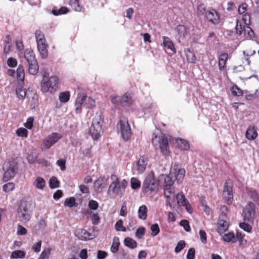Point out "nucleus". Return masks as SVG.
Returning a JSON list of instances; mask_svg holds the SVG:
<instances>
[{
	"label": "nucleus",
	"instance_id": "obj_1",
	"mask_svg": "<svg viewBox=\"0 0 259 259\" xmlns=\"http://www.w3.org/2000/svg\"><path fill=\"white\" fill-rule=\"evenodd\" d=\"M59 78L56 76H44L40 83L41 91L44 93H54L58 88Z\"/></svg>",
	"mask_w": 259,
	"mask_h": 259
},
{
	"label": "nucleus",
	"instance_id": "obj_2",
	"mask_svg": "<svg viewBox=\"0 0 259 259\" xmlns=\"http://www.w3.org/2000/svg\"><path fill=\"white\" fill-rule=\"evenodd\" d=\"M152 144L155 149L159 148L163 155L166 156L169 154V149L167 136L163 134L159 136L155 135L152 137Z\"/></svg>",
	"mask_w": 259,
	"mask_h": 259
},
{
	"label": "nucleus",
	"instance_id": "obj_3",
	"mask_svg": "<svg viewBox=\"0 0 259 259\" xmlns=\"http://www.w3.org/2000/svg\"><path fill=\"white\" fill-rule=\"evenodd\" d=\"M102 117L100 115H97L93 118L89 133L94 140H97L100 137L102 130Z\"/></svg>",
	"mask_w": 259,
	"mask_h": 259
},
{
	"label": "nucleus",
	"instance_id": "obj_4",
	"mask_svg": "<svg viewBox=\"0 0 259 259\" xmlns=\"http://www.w3.org/2000/svg\"><path fill=\"white\" fill-rule=\"evenodd\" d=\"M117 125L123 139L125 141L129 140L132 136V130L128 119L124 117L120 118Z\"/></svg>",
	"mask_w": 259,
	"mask_h": 259
},
{
	"label": "nucleus",
	"instance_id": "obj_5",
	"mask_svg": "<svg viewBox=\"0 0 259 259\" xmlns=\"http://www.w3.org/2000/svg\"><path fill=\"white\" fill-rule=\"evenodd\" d=\"M158 188V183L154 178L153 174L149 175L145 179L143 189L145 192H153L155 193L157 192Z\"/></svg>",
	"mask_w": 259,
	"mask_h": 259
},
{
	"label": "nucleus",
	"instance_id": "obj_6",
	"mask_svg": "<svg viewBox=\"0 0 259 259\" xmlns=\"http://www.w3.org/2000/svg\"><path fill=\"white\" fill-rule=\"evenodd\" d=\"M242 215L245 222H253L256 215L254 204L251 202H249L243 209Z\"/></svg>",
	"mask_w": 259,
	"mask_h": 259
},
{
	"label": "nucleus",
	"instance_id": "obj_7",
	"mask_svg": "<svg viewBox=\"0 0 259 259\" xmlns=\"http://www.w3.org/2000/svg\"><path fill=\"white\" fill-rule=\"evenodd\" d=\"M17 163H5L3 167L5 171L4 179L8 181L14 177L16 173Z\"/></svg>",
	"mask_w": 259,
	"mask_h": 259
},
{
	"label": "nucleus",
	"instance_id": "obj_8",
	"mask_svg": "<svg viewBox=\"0 0 259 259\" xmlns=\"http://www.w3.org/2000/svg\"><path fill=\"white\" fill-rule=\"evenodd\" d=\"M111 178L113 182L110 185L108 193H109L110 192H112L115 195L122 197L124 191L123 190L122 187H120V185L118 184V179L117 176L114 175H112Z\"/></svg>",
	"mask_w": 259,
	"mask_h": 259
},
{
	"label": "nucleus",
	"instance_id": "obj_9",
	"mask_svg": "<svg viewBox=\"0 0 259 259\" xmlns=\"http://www.w3.org/2000/svg\"><path fill=\"white\" fill-rule=\"evenodd\" d=\"M223 198L228 204H231L233 199L232 183L231 180H227L224 186L222 193Z\"/></svg>",
	"mask_w": 259,
	"mask_h": 259
},
{
	"label": "nucleus",
	"instance_id": "obj_10",
	"mask_svg": "<svg viewBox=\"0 0 259 259\" xmlns=\"http://www.w3.org/2000/svg\"><path fill=\"white\" fill-rule=\"evenodd\" d=\"M18 217L22 223H26L29 221L31 214L29 210L26 207L25 203H21L17 209Z\"/></svg>",
	"mask_w": 259,
	"mask_h": 259
},
{
	"label": "nucleus",
	"instance_id": "obj_11",
	"mask_svg": "<svg viewBox=\"0 0 259 259\" xmlns=\"http://www.w3.org/2000/svg\"><path fill=\"white\" fill-rule=\"evenodd\" d=\"M205 17L212 24L217 25L220 22L219 13L214 9L207 11L205 13Z\"/></svg>",
	"mask_w": 259,
	"mask_h": 259
},
{
	"label": "nucleus",
	"instance_id": "obj_12",
	"mask_svg": "<svg viewBox=\"0 0 259 259\" xmlns=\"http://www.w3.org/2000/svg\"><path fill=\"white\" fill-rule=\"evenodd\" d=\"M74 234L79 239L82 241L91 240L95 237L94 234L83 229H77L75 230Z\"/></svg>",
	"mask_w": 259,
	"mask_h": 259
},
{
	"label": "nucleus",
	"instance_id": "obj_13",
	"mask_svg": "<svg viewBox=\"0 0 259 259\" xmlns=\"http://www.w3.org/2000/svg\"><path fill=\"white\" fill-rule=\"evenodd\" d=\"M60 138L59 134L58 133H54L51 134L44 141L43 144L45 148L49 149L56 143Z\"/></svg>",
	"mask_w": 259,
	"mask_h": 259
},
{
	"label": "nucleus",
	"instance_id": "obj_14",
	"mask_svg": "<svg viewBox=\"0 0 259 259\" xmlns=\"http://www.w3.org/2000/svg\"><path fill=\"white\" fill-rule=\"evenodd\" d=\"M38 50L42 58H46L48 56V52L47 49V44L46 39L36 41Z\"/></svg>",
	"mask_w": 259,
	"mask_h": 259
},
{
	"label": "nucleus",
	"instance_id": "obj_15",
	"mask_svg": "<svg viewBox=\"0 0 259 259\" xmlns=\"http://www.w3.org/2000/svg\"><path fill=\"white\" fill-rule=\"evenodd\" d=\"M228 59V54L223 53L218 57V65L220 70L224 71L226 69V64Z\"/></svg>",
	"mask_w": 259,
	"mask_h": 259
},
{
	"label": "nucleus",
	"instance_id": "obj_16",
	"mask_svg": "<svg viewBox=\"0 0 259 259\" xmlns=\"http://www.w3.org/2000/svg\"><path fill=\"white\" fill-rule=\"evenodd\" d=\"M258 136L257 130L254 126H249L245 133V137L250 141L255 140Z\"/></svg>",
	"mask_w": 259,
	"mask_h": 259
},
{
	"label": "nucleus",
	"instance_id": "obj_17",
	"mask_svg": "<svg viewBox=\"0 0 259 259\" xmlns=\"http://www.w3.org/2000/svg\"><path fill=\"white\" fill-rule=\"evenodd\" d=\"M106 185V180L104 178H99L94 182V189L98 193H101L105 188Z\"/></svg>",
	"mask_w": 259,
	"mask_h": 259
},
{
	"label": "nucleus",
	"instance_id": "obj_18",
	"mask_svg": "<svg viewBox=\"0 0 259 259\" xmlns=\"http://www.w3.org/2000/svg\"><path fill=\"white\" fill-rule=\"evenodd\" d=\"M24 57L27 63L37 60L34 51L31 49H26L24 50Z\"/></svg>",
	"mask_w": 259,
	"mask_h": 259
},
{
	"label": "nucleus",
	"instance_id": "obj_19",
	"mask_svg": "<svg viewBox=\"0 0 259 259\" xmlns=\"http://www.w3.org/2000/svg\"><path fill=\"white\" fill-rule=\"evenodd\" d=\"M229 224L226 220L219 219L218 222V232L221 235L224 233L228 228Z\"/></svg>",
	"mask_w": 259,
	"mask_h": 259
},
{
	"label": "nucleus",
	"instance_id": "obj_20",
	"mask_svg": "<svg viewBox=\"0 0 259 259\" xmlns=\"http://www.w3.org/2000/svg\"><path fill=\"white\" fill-rule=\"evenodd\" d=\"M176 143L180 149L182 150H188L190 148V144L187 140L181 138L176 139Z\"/></svg>",
	"mask_w": 259,
	"mask_h": 259
},
{
	"label": "nucleus",
	"instance_id": "obj_21",
	"mask_svg": "<svg viewBox=\"0 0 259 259\" xmlns=\"http://www.w3.org/2000/svg\"><path fill=\"white\" fill-rule=\"evenodd\" d=\"M28 65V71L29 74L32 75H35L38 73L39 67L37 61H35L29 63Z\"/></svg>",
	"mask_w": 259,
	"mask_h": 259
},
{
	"label": "nucleus",
	"instance_id": "obj_22",
	"mask_svg": "<svg viewBox=\"0 0 259 259\" xmlns=\"http://www.w3.org/2000/svg\"><path fill=\"white\" fill-rule=\"evenodd\" d=\"M176 30L180 37L185 38L188 33V29L186 26L179 24L177 26Z\"/></svg>",
	"mask_w": 259,
	"mask_h": 259
},
{
	"label": "nucleus",
	"instance_id": "obj_23",
	"mask_svg": "<svg viewBox=\"0 0 259 259\" xmlns=\"http://www.w3.org/2000/svg\"><path fill=\"white\" fill-rule=\"evenodd\" d=\"M174 170L176 179L178 183L182 182L185 175V170L184 168H176Z\"/></svg>",
	"mask_w": 259,
	"mask_h": 259
},
{
	"label": "nucleus",
	"instance_id": "obj_24",
	"mask_svg": "<svg viewBox=\"0 0 259 259\" xmlns=\"http://www.w3.org/2000/svg\"><path fill=\"white\" fill-rule=\"evenodd\" d=\"M46 185L45 180L40 177H37L33 182L34 186L40 190H43Z\"/></svg>",
	"mask_w": 259,
	"mask_h": 259
},
{
	"label": "nucleus",
	"instance_id": "obj_25",
	"mask_svg": "<svg viewBox=\"0 0 259 259\" xmlns=\"http://www.w3.org/2000/svg\"><path fill=\"white\" fill-rule=\"evenodd\" d=\"M163 46L165 48L167 49L171 50L172 52H176L175 48L174 45V43L172 40L167 36H163Z\"/></svg>",
	"mask_w": 259,
	"mask_h": 259
},
{
	"label": "nucleus",
	"instance_id": "obj_26",
	"mask_svg": "<svg viewBox=\"0 0 259 259\" xmlns=\"http://www.w3.org/2000/svg\"><path fill=\"white\" fill-rule=\"evenodd\" d=\"M139 219L145 220L147 217V208L145 205L141 206L138 211Z\"/></svg>",
	"mask_w": 259,
	"mask_h": 259
},
{
	"label": "nucleus",
	"instance_id": "obj_27",
	"mask_svg": "<svg viewBox=\"0 0 259 259\" xmlns=\"http://www.w3.org/2000/svg\"><path fill=\"white\" fill-rule=\"evenodd\" d=\"M69 5L76 12H80L82 9V7L79 4V0H70Z\"/></svg>",
	"mask_w": 259,
	"mask_h": 259
},
{
	"label": "nucleus",
	"instance_id": "obj_28",
	"mask_svg": "<svg viewBox=\"0 0 259 259\" xmlns=\"http://www.w3.org/2000/svg\"><path fill=\"white\" fill-rule=\"evenodd\" d=\"M124 243L126 246L132 249L136 248L137 246V242L130 237H126L124 239Z\"/></svg>",
	"mask_w": 259,
	"mask_h": 259
},
{
	"label": "nucleus",
	"instance_id": "obj_29",
	"mask_svg": "<svg viewBox=\"0 0 259 259\" xmlns=\"http://www.w3.org/2000/svg\"><path fill=\"white\" fill-rule=\"evenodd\" d=\"M186 59L188 63H195L196 60V57L194 53L188 49L186 52Z\"/></svg>",
	"mask_w": 259,
	"mask_h": 259
},
{
	"label": "nucleus",
	"instance_id": "obj_30",
	"mask_svg": "<svg viewBox=\"0 0 259 259\" xmlns=\"http://www.w3.org/2000/svg\"><path fill=\"white\" fill-rule=\"evenodd\" d=\"M69 12V9L66 7H61L60 9H53L52 13L55 16H58L67 14Z\"/></svg>",
	"mask_w": 259,
	"mask_h": 259
},
{
	"label": "nucleus",
	"instance_id": "obj_31",
	"mask_svg": "<svg viewBox=\"0 0 259 259\" xmlns=\"http://www.w3.org/2000/svg\"><path fill=\"white\" fill-rule=\"evenodd\" d=\"M161 178L164 180V187H171L173 185L174 181L169 176L161 175Z\"/></svg>",
	"mask_w": 259,
	"mask_h": 259
},
{
	"label": "nucleus",
	"instance_id": "obj_32",
	"mask_svg": "<svg viewBox=\"0 0 259 259\" xmlns=\"http://www.w3.org/2000/svg\"><path fill=\"white\" fill-rule=\"evenodd\" d=\"M244 35L247 38H251L253 37L254 34L253 31L249 27V25H244L243 26Z\"/></svg>",
	"mask_w": 259,
	"mask_h": 259
},
{
	"label": "nucleus",
	"instance_id": "obj_33",
	"mask_svg": "<svg viewBox=\"0 0 259 259\" xmlns=\"http://www.w3.org/2000/svg\"><path fill=\"white\" fill-rule=\"evenodd\" d=\"M232 94L234 96L240 97L243 96V91L240 89L236 84H234L231 89Z\"/></svg>",
	"mask_w": 259,
	"mask_h": 259
},
{
	"label": "nucleus",
	"instance_id": "obj_34",
	"mask_svg": "<svg viewBox=\"0 0 259 259\" xmlns=\"http://www.w3.org/2000/svg\"><path fill=\"white\" fill-rule=\"evenodd\" d=\"M59 100L62 103L67 102L70 99V94L69 92H63L60 93L59 96Z\"/></svg>",
	"mask_w": 259,
	"mask_h": 259
},
{
	"label": "nucleus",
	"instance_id": "obj_35",
	"mask_svg": "<svg viewBox=\"0 0 259 259\" xmlns=\"http://www.w3.org/2000/svg\"><path fill=\"white\" fill-rule=\"evenodd\" d=\"M25 252L23 250H17L11 254V257L14 258H22L25 256Z\"/></svg>",
	"mask_w": 259,
	"mask_h": 259
},
{
	"label": "nucleus",
	"instance_id": "obj_36",
	"mask_svg": "<svg viewBox=\"0 0 259 259\" xmlns=\"http://www.w3.org/2000/svg\"><path fill=\"white\" fill-rule=\"evenodd\" d=\"M120 244L119 240L118 237H114L113 240L112 244L111 247V251L113 253L116 252L119 248Z\"/></svg>",
	"mask_w": 259,
	"mask_h": 259
},
{
	"label": "nucleus",
	"instance_id": "obj_37",
	"mask_svg": "<svg viewBox=\"0 0 259 259\" xmlns=\"http://www.w3.org/2000/svg\"><path fill=\"white\" fill-rule=\"evenodd\" d=\"M176 199L179 205H186V204L188 202L184 195L182 193L178 194L176 196Z\"/></svg>",
	"mask_w": 259,
	"mask_h": 259
},
{
	"label": "nucleus",
	"instance_id": "obj_38",
	"mask_svg": "<svg viewBox=\"0 0 259 259\" xmlns=\"http://www.w3.org/2000/svg\"><path fill=\"white\" fill-rule=\"evenodd\" d=\"M84 107L87 108H92L95 106V101L91 98L85 96Z\"/></svg>",
	"mask_w": 259,
	"mask_h": 259
},
{
	"label": "nucleus",
	"instance_id": "obj_39",
	"mask_svg": "<svg viewBox=\"0 0 259 259\" xmlns=\"http://www.w3.org/2000/svg\"><path fill=\"white\" fill-rule=\"evenodd\" d=\"M17 77L18 79L22 80L24 78L25 74L23 66L19 65L16 70Z\"/></svg>",
	"mask_w": 259,
	"mask_h": 259
},
{
	"label": "nucleus",
	"instance_id": "obj_40",
	"mask_svg": "<svg viewBox=\"0 0 259 259\" xmlns=\"http://www.w3.org/2000/svg\"><path fill=\"white\" fill-rule=\"evenodd\" d=\"M16 133L18 137L22 138H27L28 137V132L27 129L23 127L18 128Z\"/></svg>",
	"mask_w": 259,
	"mask_h": 259
},
{
	"label": "nucleus",
	"instance_id": "obj_41",
	"mask_svg": "<svg viewBox=\"0 0 259 259\" xmlns=\"http://www.w3.org/2000/svg\"><path fill=\"white\" fill-rule=\"evenodd\" d=\"M223 240L225 242H234L236 241V238L234 234L233 233H229L226 234L223 236Z\"/></svg>",
	"mask_w": 259,
	"mask_h": 259
},
{
	"label": "nucleus",
	"instance_id": "obj_42",
	"mask_svg": "<svg viewBox=\"0 0 259 259\" xmlns=\"http://www.w3.org/2000/svg\"><path fill=\"white\" fill-rule=\"evenodd\" d=\"M49 186L52 189L59 187V181L58 180L57 178L55 177H52L49 181Z\"/></svg>",
	"mask_w": 259,
	"mask_h": 259
},
{
	"label": "nucleus",
	"instance_id": "obj_43",
	"mask_svg": "<svg viewBox=\"0 0 259 259\" xmlns=\"http://www.w3.org/2000/svg\"><path fill=\"white\" fill-rule=\"evenodd\" d=\"M46 222L44 220H40L35 226V228L39 231H42L46 226Z\"/></svg>",
	"mask_w": 259,
	"mask_h": 259
},
{
	"label": "nucleus",
	"instance_id": "obj_44",
	"mask_svg": "<svg viewBox=\"0 0 259 259\" xmlns=\"http://www.w3.org/2000/svg\"><path fill=\"white\" fill-rule=\"evenodd\" d=\"M17 97L19 99H24L26 96V92L22 88L20 87L16 89V90Z\"/></svg>",
	"mask_w": 259,
	"mask_h": 259
},
{
	"label": "nucleus",
	"instance_id": "obj_45",
	"mask_svg": "<svg viewBox=\"0 0 259 259\" xmlns=\"http://www.w3.org/2000/svg\"><path fill=\"white\" fill-rule=\"evenodd\" d=\"M131 187L133 189H136L140 187L141 183L137 179L132 178L131 180Z\"/></svg>",
	"mask_w": 259,
	"mask_h": 259
},
{
	"label": "nucleus",
	"instance_id": "obj_46",
	"mask_svg": "<svg viewBox=\"0 0 259 259\" xmlns=\"http://www.w3.org/2000/svg\"><path fill=\"white\" fill-rule=\"evenodd\" d=\"M115 229L118 231L125 232L126 228L123 226V221L121 220H118L115 224Z\"/></svg>",
	"mask_w": 259,
	"mask_h": 259
},
{
	"label": "nucleus",
	"instance_id": "obj_47",
	"mask_svg": "<svg viewBox=\"0 0 259 259\" xmlns=\"http://www.w3.org/2000/svg\"><path fill=\"white\" fill-rule=\"evenodd\" d=\"M248 5L246 3H243L238 7V12L239 14H243L246 12Z\"/></svg>",
	"mask_w": 259,
	"mask_h": 259
},
{
	"label": "nucleus",
	"instance_id": "obj_48",
	"mask_svg": "<svg viewBox=\"0 0 259 259\" xmlns=\"http://www.w3.org/2000/svg\"><path fill=\"white\" fill-rule=\"evenodd\" d=\"M242 20L244 23V25H250L251 24L250 15L248 13L243 14Z\"/></svg>",
	"mask_w": 259,
	"mask_h": 259
},
{
	"label": "nucleus",
	"instance_id": "obj_49",
	"mask_svg": "<svg viewBox=\"0 0 259 259\" xmlns=\"http://www.w3.org/2000/svg\"><path fill=\"white\" fill-rule=\"evenodd\" d=\"M244 235H242L241 233H237L236 234V239L240 242L241 245H246L247 241L244 238Z\"/></svg>",
	"mask_w": 259,
	"mask_h": 259
},
{
	"label": "nucleus",
	"instance_id": "obj_50",
	"mask_svg": "<svg viewBox=\"0 0 259 259\" xmlns=\"http://www.w3.org/2000/svg\"><path fill=\"white\" fill-rule=\"evenodd\" d=\"M15 184L13 183H8L5 184L3 187V190L5 192H10L14 189Z\"/></svg>",
	"mask_w": 259,
	"mask_h": 259
},
{
	"label": "nucleus",
	"instance_id": "obj_51",
	"mask_svg": "<svg viewBox=\"0 0 259 259\" xmlns=\"http://www.w3.org/2000/svg\"><path fill=\"white\" fill-rule=\"evenodd\" d=\"M150 229L152 232L151 235L152 236H155L159 233V232L160 231L159 226L157 224H153V225H151V227H150Z\"/></svg>",
	"mask_w": 259,
	"mask_h": 259
},
{
	"label": "nucleus",
	"instance_id": "obj_52",
	"mask_svg": "<svg viewBox=\"0 0 259 259\" xmlns=\"http://www.w3.org/2000/svg\"><path fill=\"white\" fill-rule=\"evenodd\" d=\"M180 225L183 227L184 229L187 231L189 232L191 230L189 222L186 220H183L180 222Z\"/></svg>",
	"mask_w": 259,
	"mask_h": 259
},
{
	"label": "nucleus",
	"instance_id": "obj_53",
	"mask_svg": "<svg viewBox=\"0 0 259 259\" xmlns=\"http://www.w3.org/2000/svg\"><path fill=\"white\" fill-rule=\"evenodd\" d=\"M185 242L183 240L180 241L175 247V251L176 253L180 252L185 246Z\"/></svg>",
	"mask_w": 259,
	"mask_h": 259
},
{
	"label": "nucleus",
	"instance_id": "obj_54",
	"mask_svg": "<svg viewBox=\"0 0 259 259\" xmlns=\"http://www.w3.org/2000/svg\"><path fill=\"white\" fill-rule=\"evenodd\" d=\"M239 227L247 232H250L252 229L251 226L246 222L240 223Z\"/></svg>",
	"mask_w": 259,
	"mask_h": 259
},
{
	"label": "nucleus",
	"instance_id": "obj_55",
	"mask_svg": "<svg viewBox=\"0 0 259 259\" xmlns=\"http://www.w3.org/2000/svg\"><path fill=\"white\" fill-rule=\"evenodd\" d=\"M174 193L171 187H164V195L166 198H169Z\"/></svg>",
	"mask_w": 259,
	"mask_h": 259
},
{
	"label": "nucleus",
	"instance_id": "obj_56",
	"mask_svg": "<svg viewBox=\"0 0 259 259\" xmlns=\"http://www.w3.org/2000/svg\"><path fill=\"white\" fill-rule=\"evenodd\" d=\"M145 233V228L143 227L138 228L136 232V236L139 239H141L144 235Z\"/></svg>",
	"mask_w": 259,
	"mask_h": 259
},
{
	"label": "nucleus",
	"instance_id": "obj_57",
	"mask_svg": "<svg viewBox=\"0 0 259 259\" xmlns=\"http://www.w3.org/2000/svg\"><path fill=\"white\" fill-rule=\"evenodd\" d=\"M50 252L51 249L50 248L44 249L40 254L39 259H48Z\"/></svg>",
	"mask_w": 259,
	"mask_h": 259
},
{
	"label": "nucleus",
	"instance_id": "obj_58",
	"mask_svg": "<svg viewBox=\"0 0 259 259\" xmlns=\"http://www.w3.org/2000/svg\"><path fill=\"white\" fill-rule=\"evenodd\" d=\"M75 204V199L73 197H70L66 199V200L64 201V205L65 206H68L69 207H71L73 206V205Z\"/></svg>",
	"mask_w": 259,
	"mask_h": 259
},
{
	"label": "nucleus",
	"instance_id": "obj_59",
	"mask_svg": "<svg viewBox=\"0 0 259 259\" xmlns=\"http://www.w3.org/2000/svg\"><path fill=\"white\" fill-rule=\"evenodd\" d=\"M34 118L32 117H30L27 118L26 122L25 123L24 126L26 128L31 130L33 126Z\"/></svg>",
	"mask_w": 259,
	"mask_h": 259
},
{
	"label": "nucleus",
	"instance_id": "obj_60",
	"mask_svg": "<svg viewBox=\"0 0 259 259\" xmlns=\"http://www.w3.org/2000/svg\"><path fill=\"white\" fill-rule=\"evenodd\" d=\"M99 206L98 203L94 200H90L89 202V207L92 210H96Z\"/></svg>",
	"mask_w": 259,
	"mask_h": 259
},
{
	"label": "nucleus",
	"instance_id": "obj_61",
	"mask_svg": "<svg viewBox=\"0 0 259 259\" xmlns=\"http://www.w3.org/2000/svg\"><path fill=\"white\" fill-rule=\"evenodd\" d=\"M207 12L206 8L204 4H200L197 7V13L199 15H205Z\"/></svg>",
	"mask_w": 259,
	"mask_h": 259
},
{
	"label": "nucleus",
	"instance_id": "obj_62",
	"mask_svg": "<svg viewBox=\"0 0 259 259\" xmlns=\"http://www.w3.org/2000/svg\"><path fill=\"white\" fill-rule=\"evenodd\" d=\"M35 36L36 41L46 39L44 33L40 30H37L35 31Z\"/></svg>",
	"mask_w": 259,
	"mask_h": 259
},
{
	"label": "nucleus",
	"instance_id": "obj_63",
	"mask_svg": "<svg viewBox=\"0 0 259 259\" xmlns=\"http://www.w3.org/2000/svg\"><path fill=\"white\" fill-rule=\"evenodd\" d=\"M16 49L19 52L22 53L24 50V45L22 40H17L16 43Z\"/></svg>",
	"mask_w": 259,
	"mask_h": 259
},
{
	"label": "nucleus",
	"instance_id": "obj_64",
	"mask_svg": "<svg viewBox=\"0 0 259 259\" xmlns=\"http://www.w3.org/2000/svg\"><path fill=\"white\" fill-rule=\"evenodd\" d=\"M248 195L255 202L257 199H259V196L254 190H250L248 192Z\"/></svg>",
	"mask_w": 259,
	"mask_h": 259
}]
</instances>
